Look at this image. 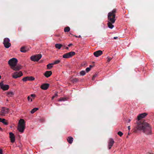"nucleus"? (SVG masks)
Segmentation results:
<instances>
[{"label": "nucleus", "mask_w": 154, "mask_h": 154, "mask_svg": "<svg viewBox=\"0 0 154 154\" xmlns=\"http://www.w3.org/2000/svg\"><path fill=\"white\" fill-rule=\"evenodd\" d=\"M72 45H73V44H72L71 43L68 45V46L69 47H70Z\"/></svg>", "instance_id": "a19ab883"}, {"label": "nucleus", "mask_w": 154, "mask_h": 154, "mask_svg": "<svg viewBox=\"0 0 154 154\" xmlns=\"http://www.w3.org/2000/svg\"><path fill=\"white\" fill-rule=\"evenodd\" d=\"M25 128V122L23 119H20L19 122L17 129L20 132H23Z\"/></svg>", "instance_id": "7ed1b4c3"}, {"label": "nucleus", "mask_w": 154, "mask_h": 154, "mask_svg": "<svg viewBox=\"0 0 154 154\" xmlns=\"http://www.w3.org/2000/svg\"><path fill=\"white\" fill-rule=\"evenodd\" d=\"M93 66H92V65H90V68H91V67H93Z\"/></svg>", "instance_id": "49530a36"}, {"label": "nucleus", "mask_w": 154, "mask_h": 154, "mask_svg": "<svg viewBox=\"0 0 154 154\" xmlns=\"http://www.w3.org/2000/svg\"><path fill=\"white\" fill-rule=\"evenodd\" d=\"M57 96L58 95L57 94H55V95L52 97V100H53L55 97H57Z\"/></svg>", "instance_id": "c9c22d12"}, {"label": "nucleus", "mask_w": 154, "mask_h": 154, "mask_svg": "<svg viewBox=\"0 0 154 154\" xmlns=\"http://www.w3.org/2000/svg\"><path fill=\"white\" fill-rule=\"evenodd\" d=\"M118 134L121 137L123 135V133L121 131H119L118 132Z\"/></svg>", "instance_id": "7c9ffc66"}, {"label": "nucleus", "mask_w": 154, "mask_h": 154, "mask_svg": "<svg viewBox=\"0 0 154 154\" xmlns=\"http://www.w3.org/2000/svg\"><path fill=\"white\" fill-rule=\"evenodd\" d=\"M137 128L139 130L142 131L146 134H152L151 127L147 123L144 122L139 121L137 122Z\"/></svg>", "instance_id": "f257e3e1"}, {"label": "nucleus", "mask_w": 154, "mask_h": 154, "mask_svg": "<svg viewBox=\"0 0 154 154\" xmlns=\"http://www.w3.org/2000/svg\"><path fill=\"white\" fill-rule=\"evenodd\" d=\"M7 95L9 97H12L14 94L12 92H8L7 93Z\"/></svg>", "instance_id": "5701e85b"}, {"label": "nucleus", "mask_w": 154, "mask_h": 154, "mask_svg": "<svg viewBox=\"0 0 154 154\" xmlns=\"http://www.w3.org/2000/svg\"><path fill=\"white\" fill-rule=\"evenodd\" d=\"M1 75H0V79H1Z\"/></svg>", "instance_id": "3c124183"}, {"label": "nucleus", "mask_w": 154, "mask_h": 154, "mask_svg": "<svg viewBox=\"0 0 154 154\" xmlns=\"http://www.w3.org/2000/svg\"><path fill=\"white\" fill-rule=\"evenodd\" d=\"M80 75H84L85 74V71L82 70L80 72Z\"/></svg>", "instance_id": "bb28decb"}, {"label": "nucleus", "mask_w": 154, "mask_h": 154, "mask_svg": "<svg viewBox=\"0 0 154 154\" xmlns=\"http://www.w3.org/2000/svg\"><path fill=\"white\" fill-rule=\"evenodd\" d=\"M52 74V72L50 71H46L44 74V75L47 78L49 77Z\"/></svg>", "instance_id": "a211bd4d"}, {"label": "nucleus", "mask_w": 154, "mask_h": 154, "mask_svg": "<svg viewBox=\"0 0 154 154\" xmlns=\"http://www.w3.org/2000/svg\"><path fill=\"white\" fill-rule=\"evenodd\" d=\"M29 48L23 46L20 48V51L23 53H25L29 50Z\"/></svg>", "instance_id": "dca6fc26"}, {"label": "nucleus", "mask_w": 154, "mask_h": 154, "mask_svg": "<svg viewBox=\"0 0 154 154\" xmlns=\"http://www.w3.org/2000/svg\"><path fill=\"white\" fill-rule=\"evenodd\" d=\"M66 100V99L65 98H61L59 100L60 101H65Z\"/></svg>", "instance_id": "4c0bfd02"}, {"label": "nucleus", "mask_w": 154, "mask_h": 154, "mask_svg": "<svg viewBox=\"0 0 154 154\" xmlns=\"http://www.w3.org/2000/svg\"><path fill=\"white\" fill-rule=\"evenodd\" d=\"M18 60L15 58H13L10 60L8 61V63L11 68L16 66Z\"/></svg>", "instance_id": "20e7f679"}, {"label": "nucleus", "mask_w": 154, "mask_h": 154, "mask_svg": "<svg viewBox=\"0 0 154 154\" xmlns=\"http://www.w3.org/2000/svg\"><path fill=\"white\" fill-rule=\"evenodd\" d=\"M147 115V114L146 113H144L139 114L137 117L138 120L139 121L141 119L144 118Z\"/></svg>", "instance_id": "2eb2a0df"}, {"label": "nucleus", "mask_w": 154, "mask_h": 154, "mask_svg": "<svg viewBox=\"0 0 154 154\" xmlns=\"http://www.w3.org/2000/svg\"><path fill=\"white\" fill-rule=\"evenodd\" d=\"M2 119L0 118V122H1Z\"/></svg>", "instance_id": "de8ad7c7"}, {"label": "nucleus", "mask_w": 154, "mask_h": 154, "mask_svg": "<svg viewBox=\"0 0 154 154\" xmlns=\"http://www.w3.org/2000/svg\"><path fill=\"white\" fill-rule=\"evenodd\" d=\"M28 80L29 81H32L35 79V78L32 77H28Z\"/></svg>", "instance_id": "c756f323"}, {"label": "nucleus", "mask_w": 154, "mask_h": 154, "mask_svg": "<svg viewBox=\"0 0 154 154\" xmlns=\"http://www.w3.org/2000/svg\"><path fill=\"white\" fill-rule=\"evenodd\" d=\"M23 73L21 72L20 71L19 72H15L14 73L13 75H12V77L16 79L17 78L21 77Z\"/></svg>", "instance_id": "9d476101"}, {"label": "nucleus", "mask_w": 154, "mask_h": 154, "mask_svg": "<svg viewBox=\"0 0 154 154\" xmlns=\"http://www.w3.org/2000/svg\"><path fill=\"white\" fill-rule=\"evenodd\" d=\"M9 86L7 85H4L3 82H0V88L3 91H6L8 89Z\"/></svg>", "instance_id": "1a4fd4ad"}, {"label": "nucleus", "mask_w": 154, "mask_h": 154, "mask_svg": "<svg viewBox=\"0 0 154 154\" xmlns=\"http://www.w3.org/2000/svg\"><path fill=\"white\" fill-rule=\"evenodd\" d=\"M74 36H75L76 37H78V38H80L81 37L80 35H79V36H78L76 35H74Z\"/></svg>", "instance_id": "79ce46f5"}, {"label": "nucleus", "mask_w": 154, "mask_h": 154, "mask_svg": "<svg viewBox=\"0 0 154 154\" xmlns=\"http://www.w3.org/2000/svg\"><path fill=\"white\" fill-rule=\"evenodd\" d=\"M1 122H2L5 125H8V123L6 121L5 119H2L1 121Z\"/></svg>", "instance_id": "4be33fe9"}, {"label": "nucleus", "mask_w": 154, "mask_h": 154, "mask_svg": "<svg viewBox=\"0 0 154 154\" xmlns=\"http://www.w3.org/2000/svg\"><path fill=\"white\" fill-rule=\"evenodd\" d=\"M9 109L8 108H7L5 107L2 108L1 111L0 115L2 116H4L6 114L8 113L9 112Z\"/></svg>", "instance_id": "6e6552de"}, {"label": "nucleus", "mask_w": 154, "mask_h": 154, "mask_svg": "<svg viewBox=\"0 0 154 154\" xmlns=\"http://www.w3.org/2000/svg\"><path fill=\"white\" fill-rule=\"evenodd\" d=\"M73 139L72 137L69 136L67 138V141L69 143L71 144L73 141Z\"/></svg>", "instance_id": "6ab92c4d"}, {"label": "nucleus", "mask_w": 154, "mask_h": 154, "mask_svg": "<svg viewBox=\"0 0 154 154\" xmlns=\"http://www.w3.org/2000/svg\"><path fill=\"white\" fill-rule=\"evenodd\" d=\"M60 62V61L59 60H57L54 61V63H53V65L59 63Z\"/></svg>", "instance_id": "cd10ccee"}, {"label": "nucleus", "mask_w": 154, "mask_h": 154, "mask_svg": "<svg viewBox=\"0 0 154 154\" xmlns=\"http://www.w3.org/2000/svg\"><path fill=\"white\" fill-rule=\"evenodd\" d=\"M35 95L34 94H32L31 95V97H35Z\"/></svg>", "instance_id": "58836bf2"}, {"label": "nucleus", "mask_w": 154, "mask_h": 154, "mask_svg": "<svg viewBox=\"0 0 154 154\" xmlns=\"http://www.w3.org/2000/svg\"><path fill=\"white\" fill-rule=\"evenodd\" d=\"M10 39L8 38H5L4 39L3 43L5 48H9L11 46V44L9 42Z\"/></svg>", "instance_id": "423d86ee"}, {"label": "nucleus", "mask_w": 154, "mask_h": 154, "mask_svg": "<svg viewBox=\"0 0 154 154\" xmlns=\"http://www.w3.org/2000/svg\"><path fill=\"white\" fill-rule=\"evenodd\" d=\"M38 108H35L33 109H32L30 112L31 113L33 114L36 111L38 110Z\"/></svg>", "instance_id": "393cba45"}, {"label": "nucleus", "mask_w": 154, "mask_h": 154, "mask_svg": "<svg viewBox=\"0 0 154 154\" xmlns=\"http://www.w3.org/2000/svg\"><path fill=\"white\" fill-rule=\"evenodd\" d=\"M54 65L53 63H51L47 65V67L48 69H50L52 67L53 65Z\"/></svg>", "instance_id": "a878e982"}, {"label": "nucleus", "mask_w": 154, "mask_h": 154, "mask_svg": "<svg viewBox=\"0 0 154 154\" xmlns=\"http://www.w3.org/2000/svg\"><path fill=\"white\" fill-rule=\"evenodd\" d=\"M27 99H28V101H30V102H31L32 101V99L31 98V97L29 96L28 97V98H27Z\"/></svg>", "instance_id": "2f4dec72"}, {"label": "nucleus", "mask_w": 154, "mask_h": 154, "mask_svg": "<svg viewBox=\"0 0 154 154\" xmlns=\"http://www.w3.org/2000/svg\"><path fill=\"white\" fill-rule=\"evenodd\" d=\"M128 129L129 130H130V126H128Z\"/></svg>", "instance_id": "c03bdc74"}, {"label": "nucleus", "mask_w": 154, "mask_h": 154, "mask_svg": "<svg viewBox=\"0 0 154 154\" xmlns=\"http://www.w3.org/2000/svg\"><path fill=\"white\" fill-rule=\"evenodd\" d=\"M103 54V52L101 50H98L94 53V55L96 57H98Z\"/></svg>", "instance_id": "4468645a"}, {"label": "nucleus", "mask_w": 154, "mask_h": 154, "mask_svg": "<svg viewBox=\"0 0 154 154\" xmlns=\"http://www.w3.org/2000/svg\"><path fill=\"white\" fill-rule=\"evenodd\" d=\"M49 86V84L48 83H44L42 84L40 86L41 88L44 90H46Z\"/></svg>", "instance_id": "f8f14e48"}, {"label": "nucleus", "mask_w": 154, "mask_h": 154, "mask_svg": "<svg viewBox=\"0 0 154 154\" xmlns=\"http://www.w3.org/2000/svg\"><path fill=\"white\" fill-rule=\"evenodd\" d=\"M66 49L67 50H68L69 48L68 47H66Z\"/></svg>", "instance_id": "a18cd8bd"}, {"label": "nucleus", "mask_w": 154, "mask_h": 154, "mask_svg": "<svg viewBox=\"0 0 154 154\" xmlns=\"http://www.w3.org/2000/svg\"><path fill=\"white\" fill-rule=\"evenodd\" d=\"M117 12V10L114 9L111 12H109L108 14V26L110 28L112 29L114 27L112 24L114 23L116 20V14Z\"/></svg>", "instance_id": "f03ea898"}, {"label": "nucleus", "mask_w": 154, "mask_h": 154, "mask_svg": "<svg viewBox=\"0 0 154 154\" xmlns=\"http://www.w3.org/2000/svg\"><path fill=\"white\" fill-rule=\"evenodd\" d=\"M90 70V68L89 67H87L86 69V71L88 72Z\"/></svg>", "instance_id": "e433bc0d"}, {"label": "nucleus", "mask_w": 154, "mask_h": 154, "mask_svg": "<svg viewBox=\"0 0 154 154\" xmlns=\"http://www.w3.org/2000/svg\"><path fill=\"white\" fill-rule=\"evenodd\" d=\"M62 46V45L60 44H56L55 45L56 48L58 49H60Z\"/></svg>", "instance_id": "412c9836"}, {"label": "nucleus", "mask_w": 154, "mask_h": 154, "mask_svg": "<svg viewBox=\"0 0 154 154\" xmlns=\"http://www.w3.org/2000/svg\"><path fill=\"white\" fill-rule=\"evenodd\" d=\"M10 138L11 142L13 143L15 142V138L14 134L12 132L9 133Z\"/></svg>", "instance_id": "ddd939ff"}, {"label": "nucleus", "mask_w": 154, "mask_h": 154, "mask_svg": "<svg viewBox=\"0 0 154 154\" xmlns=\"http://www.w3.org/2000/svg\"><path fill=\"white\" fill-rule=\"evenodd\" d=\"M28 77H26L23 79L22 80L23 81L26 82L27 80H28Z\"/></svg>", "instance_id": "c85d7f7f"}, {"label": "nucleus", "mask_w": 154, "mask_h": 154, "mask_svg": "<svg viewBox=\"0 0 154 154\" xmlns=\"http://www.w3.org/2000/svg\"><path fill=\"white\" fill-rule=\"evenodd\" d=\"M97 74H95L94 75L92 78V80H94L96 77L97 76Z\"/></svg>", "instance_id": "72a5a7b5"}, {"label": "nucleus", "mask_w": 154, "mask_h": 154, "mask_svg": "<svg viewBox=\"0 0 154 154\" xmlns=\"http://www.w3.org/2000/svg\"><path fill=\"white\" fill-rule=\"evenodd\" d=\"M114 141V140L112 138H110L109 139V141L108 143V147L109 149H110L113 146Z\"/></svg>", "instance_id": "9b49d317"}, {"label": "nucleus", "mask_w": 154, "mask_h": 154, "mask_svg": "<svg viewBox=\"0 0 154 154\" xmlns=\"http://www.w3.org/2000/svg\"><path fill=\"white\" fill-rule=\"evenodd\" d=\"M128 121H128V122H130V121H131V120H130V119H129V120H128Z\"/></svg>", "instance_id": "8fccbe9b"}, {"label": "nucleus", "mask_w": 154, "mask_h": 154, "mask_svg": "<svg viewBox=\"0 0 154 154\" xmlns=\"http://www.w3.org/2000/svg\"><path fill=\"white\" fill-rule=\"evenodd\" d=\"M21 66L20 65H17L15 66H13L12 67H11V69L15 71H17L21 69Z\"/></svg>", "instance_id": "f3484780"}, {"label": "nucleus", "mask_w": 154, "mask_h": 154, "mask_svg": "<svg viewBox=\"0 0 154 154\" xmlns=\"http://www.w3.org/2000/svg\"><path fill=\"white\" fill-rule=\"evenodd\" d=\"M39 121L41 122H43L45 121V119L44 118H41L40 119Z\"/></svg>", "instance_id": "473e14b6"}, {"label": "nucleus", "mask_w": 154, "mask_h": 154, "mask_svg": "<svg viewBox=\"0 0 154 154\" xmlns=\"http://www.w3.org/2000/svg\"><path fill=\"white\" fill-rule=\"evenodd\" d=\"M42 57V54H39L33 56H32L30 57V59L32 61H38Z\"/></svg>", "instance_id": "39448f33"}, {"label": "nucleus", "mask_w": 154, "mask_h": 154, "mask_svg": "<svg viewBox=\"0 0 154 154\" xmlns=\"http://www.w3.org/2000/svg\"><path fill=\"white\" fill-rule=\"evenodd\" d=\"M0 154H2V151L1 149H0Z\"/></svg>", "instance_id": "ea45409f"}, {"label": "nucleus", "mask_w": 154, "mask_h": 154, "mask_svg": "<svg viewBox=\"0 0 154 154\" xmlns=\"http://www.w3.org/2000/svg\"><path fill=\"white\" fill-rule=\"evenodd\" d=\"M107 61L108 62H109L112 59V58L111 57H107Z\"/></svg>", "instance_id": "f704fd0d"}, {"label": "nucleus", "mask_w": 154, "mask_h": 154, "mask_svg": "<svg viewBox=\"0 0 154 154\" xmlns=\"http://www.w3.org/2000/svg\"><path fill=\"white\" fill-rule=\"evenodd\" d=\"M70 30V28L69 26L66 27L64 29V31L65 32H69Z\"/></svg>", "instance_id": "b1692460"}, {"label": "nucleus", "mask_w": 154, "mask_h": 154, "mask_svg": "<svg viewBox=\"0 0 154 154\" xmlns=\"http://www.w3.org/2000/svg\"><path fill=\"white\" fill-rule=\"evenodd\" d=\"M118 38V37H114V39H117V38Z\"/></svg>", "instance_id": "37998d69"}, {"label": "nucleus", "mask_w": 154, "mask_h": 154, "mask_svg": "<svg viewBox=\"0 0 154 154\" xmlns=\"http://www.w3.org/2000/svg\"><path fill=\"white\" fill-rule=\"evenodd\" d=\"M79 80L77 78H73L71 79V81L73 83H74L78 82Z\"/></svg>", "instance_id": "aec40b11"}, {"label": "nucleus", "mask_w": 154, "mask_h": 154, "mask_svg": "<svg viewBox=\"0 0 154 154\" xmlns=\"http://www.w3.org/2000/svg\"><path fill=\"white\" fill-rule=\"evenodd\" d=\"M75 54V52L71 51L64 54L63 57L65 58H68L72 57Z\"/></svg>", "instance_id": "0eeeda50"}, {"label": "nucleus", "mask_w": 154, "mask_h": 154, "mask_svg": "<svg viewBox=\"0 0 154 154\" xmlns=\"http://www.w3.org/2000/svg\"><path fill=\"white\" fill-rule=\"evenodd\" d=\"M2 129L0 127V130H2Z\"/></svg>", "instance_id": "09e8293b"}]
</instances>
